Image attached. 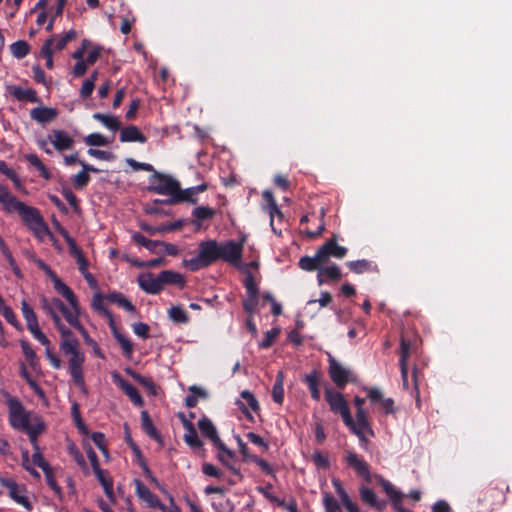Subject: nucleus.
<instances>
[{
    "instance_id": "nucleus-1",
    "label": "nucleus",
    "mask_w": 512,
    "mask_h": 512,
    "mask_svg": "<svg viewBox=\"0 0 512 512\" xmlns=\"http://www.w3.org/2000/svg\"><path fill=\"white\" fill-rule=\"evenodd\" d=\"M55 327L61 335L60 350L68 357L71 378L77 387L84 393H87L83 374L85 355L80 351L78 339L64 324H59Z\"/></svg>"
},
{
    "instance_id": "nucleus-2",
    "label": "nucleus",
    "mask_w": 512,
    "mask_h": 512,
    "mask_svg": "<svg viewBox=\"0 0 512 512\" xmlns=\"http://www.w3.org/2000/svg\"><path fill=\"white\" fill-rule=\"evenodd\" d=\"M53 283L54 289L61 294L68 302L69 306L65 305L59 298H47L42 296L40 298V306L43 311L49 315L55 326L64 324L60 314L65 318V311L68 313L79 312L80 307L76 295L60 278L56 279Z\"/></svg>"
},
{
    "instance_id": "nucleus-3",
    "label": "nucleus",
    "mask_w": 512,
    "mask_h": 512,
    "mask_svg": "<svg viewBox=\"0 0 512 512\" xmlns=\"http://www.w3.org/2000/svg\"><path fill=\"white\" fill-rule=\"evenodd\" d=\"M16 212L25 226L31 231L36 239L43 242L46 238L54 240L48 225L45 223L40 211L18 200L13 207V213Z\"/></svg>"
},
{
    "instance_id": "nucleus-4",
    "label": "nucleus",
    "mask_w": 512,
    "mask_h": 512,
    "mask_svg": "<svg viewBox=\"0 0 512 512\" xmlns=\"http://www.w3.org/2000/svg\"><path fill=\"white\" fill-rule=\"evenodd\" d=\"M2 395L8 408V422L13 429L22 431L33 425L34 418H41L34 412L28 411L16 396L7 391H2Z\"/></svg>"
},
{
    "instance_id": "nucleus-5",
    "label": "nucleus",
    "mask_w": 512,
    "mask_h": 512,
    "mask_svg": "<svg viewBox=\"0 0 512 512\" xmlns=\"http://www.w3.org/2000/svg\"><path fill=\"white\" fill-rule=\"evenodd\" d=\"M219 260V243L216 240H207L199 244L198 255L184 260V265L191 271L208 267Z\"/></svg>"
},
{
    "instance_id": "nucleus-6",
    "label": "nucleus",
    "mask_w": 512,
    "mask_h": 512,
    "mask_svg": "<svg viewBox=\"0 0 512 512\" xmlns=\"http://www.w3.org/2000/svg\"><path fill=\"white\" fill-rule=\"evenodd\" d=\"M154 185L150 188L157 194L169 196L170 199L165 203H174V198L178 192L179 182L171 176L154 172L152 176Z\"/></svg>"
},
{
    "instance_id": "nucleus-7",
    "label": "nucleus",
    "mask_w": 512,
    "mask_h": 512,
    "mask_svg": "<svg viewBox=\"0 0 512 512\" xmlns=\"http://www.w3.org/2000/svg\"><path fill=\"white\" fill-rule=\"evenodd\" d=\"M135 490L138 498L144 501L151 508H157L162 512H181L175 505H172L171 507L164 505L158 496L151 492L150 489L138 479L135 480Z\"/></svg>"
},
{
    "instance_id": "nucleus-8",
    "label": "nucleus",
    "mask_w": 512,
    "mask_h": 512,
    "mask_svg": "<svg viewBox=\"0 0 512 512\" xmlns=\"http://www.w3.org/2000/svg\"><path fill=\"white\" fill-rule=\"evenodd\" d=\"M243 241L235 242L233 240L219 243V260H223L235 267L241 266Z\"/></svg>"
},
{
    "instance_id": "nucleus-9",
    "label": "nucleus",
    "mask_w": 512,
    "mask_h": 512,
    "mask_svg": "<svg viewBox=\"0 0 512 512\" xmlns=\"http://www.w3.org/2000/svg\"><path fill=\"white\" fill-rule=\"evenodd\" d=\"M0 484L8 489L9 497L27 510L32 509V504L26 495L24 485H18L12 478L0 477Z\"/></svg>"
},
{
    "instance_id": "nucleus-10",
    "label": "nucleus",
    "mask_w": 512,
    "mask_h": 512,
    "mask_svg": "<svg viewBox=\"0 0 512 512\" xmlns=\"http://www.w3.org/2000/svg\"><path fill=\"white\" fill-rule=\"evenodd\" d=\"M329 362V376L339 388H343L348 382L353 381L352 372L338 362L330 353L327 354Z\"/></svg>"
},
{
    "instance_id": "nucleus-11",
    "label": "nucleus",
    "mask_w": 512,
    "mask_h": 512,
    "mask_svg": "<svg viewBox=\"0 0 512 512\" xmlns=\"http://www.w3.org/2000/svg\"><path fill=\"white\" fill-rule=\"evenodd\" d=\"M325 398L328 402L331 411L339 413L343 419V422L350 421V410L346 400L340 392L334 391L331 388L325 389Z\"/></svg>"
},
{
    "instance_id": "nucleus-12",
    "label": "nucleus",
    "mask_w": 512,
    "mask_h": 512,
    "mask_svg": "<svg viewBox=\"0 0 512 512\" xmlns=\"http://www.w3.org/2000/svg\"><path fill=\"white\" fill-rule=\"evenodd\" d=\"M50 144L53 148L62 153L74 147V138L65 130L53 129L49 133Z\"/></svg>"
},
{
    "instance_id": "nucleus-13",
    "label": "nucleus",
    "mask_w": 512,
    "mask_h": 512,
    "mask_svg": "<svg viewBox=\"0 0 512 512\" xmlns=\"http://www.w3.org/2000/svg\"><path fill=\"white\" fill-rule=\"evenodd\" d=\"M111 377L113 382L123 390L135 406L142 407L144 405V400L136 387L125 380L119 372H113Z\"/></svg>"
},
{
    "instance_id": "nucleus-14",
    "label": "nucleus",
    "mask_w": 512,
    "mask_h": 512,
    "mask_svg": "<svg viewBox=\"0 0 512 512\" xmlns=\"http://www.w3.org/2000/svg\"><path fill=\"white\" fill-rule=\"evenodd\" d=\"M345 461L349 467L362 477L365 481H371V473L368 463L358 454L353 451H347Z\"/></svg>"
},
{
    "instance_id": "nucleus-15",
    "label": "nucleus",
    "mask_w": 512,
    "mask_h": 512,
    "mask_svg": "<svg viewBox=\"0 0 512 512\" xmlns=\"http://www.w3.org/2000/svg\"><path fill=\"white\" fill-rule=\"evenodd\" d=\"M198 427L203 435H205L218 450H224L229 454V448L219 438L216 427L212 421L206 417L198 421Z\"/></svg>"
},
{
    "instance_id": "nucleus-16",
    "label": "nucleus",
    "mask_w": 512,
    "mask_h": 512,
    "mask_svg": "<svg viewBox=\"0 0 512 512\" xmlns=\"http://www.w3.org/2000/svg\"><path fill=\"white\" fill-rule=\"evenodd\" d=\"M139 287L148 294H157L162 290L159 274L155 276L151 272L140 273L137 277Z\"/></svg>"
},
{
    "instance_id": "nucleus-17",
    "label": "nucleus",
    "mask_w": 512,
    "mask_h": 512,
    "mask_svg": "<svg viewBox=\"0 0 512 512\" xmlns=\"http://www.w3.org/2000/svg\"><path fill=\"white\" fill-rule=\"evenodd\" d=\"M347 253V248L338 245L333 239L326 241L319 248V256H323L324 262L326 263L330 256L335 258H343Z\"/></svg>"
},
{
    "instance_id": "nucleus-18",
    "label": "nucleus",
    "mask_w": 512,
    "mask_h": 512,
    "mask_svg": "<svg viewBox=\"0 0 512 512\" xmlns=\"http://www.w3.org/2000/svg\"><path fill=\"white\" fill-rule=\"evenodd\" d=\"M58 116V111L52 107H36L30 111V117L32 120L36 121L39 124L45 125L53 120H55Z\"/></svg>"
},
{
    "instance_id": "nucleus-19",
    "label": "nucleus",
    "mask_w": 512,
    "mask_h": 512,
    "mask_svg": "<svg viewBox=\"0 0 512 512\" xmlns=\"http://www.w3.org/2000/svg\"><path fill=\"white\" fill-rule=\"evenodd\" d=\"M65 320L76 330L79 331V333L82 335L84 341L93 347H97V343L89 336L87 330L84 328V326L79 321V312H72L68 313V311H65Z\"/></svg>"
},
{
    "instance_id": "nucleus-20",
    "label": "nucleus",
    "mask_w": 512,
    "mask_h": 512,
    "mask_svg": "<svg viewBox=\"0 0 512 512\" xmlns=\"http://www.w3.org/2000/svg\"><path fill=\"white\" fill-rule=\"evenodd\" d=\"M240 396L242 400H237L236 404L246 416L250 417L248 408H250L254 412H257L260 409L257 399L250 391L243 390Z\"/></svg>"
},
{
    "instance_id": "nucleus-21",
    "label": "nucleus",
    "mask_w": 512,
    "mask_h": 512,
    "mask_svg": "<svg viewBox=\"0 0 512 512\" xmlns=\"http://www.w3.org/2000/svg\"><path fill=\"white\" fill-rule=\"evenodd\" d=\"M119 139L121 142L145 143L147 141V137L134 125L122 128Z\"/></svg>"
},
{
    "instance_id": "nucleus-22",
    "label": "nucleus",
    "mask_w": 512,
    "mask_h": 512,
    "mask_svg": "<svg viewBox=\"0 0 512 512\" xmlns=\"http://www.w3.org/2000/svg\"><path fill=\"white\" fill-rule=\"evenodd\" d=\"M409 351H410V343L402 337V339H401L400 370H401L402 384L405 389L408 388L407 361L409 358Z\"/></svg>"
},
{
    "instance_id": "nucleus-23",
    "label": "nucleus",
    "mask_w": 512,
    "mask_h": 512,
    "mask_svg": "<svg viewBox=\"0 0 512 512\" xmlns=\"http://www.w3.org/2000/svg\"><path fill=\"white\" fill-rule=\"evenodd\" d=\"M332 485L336 493L338 494L343 506L346 508L348 512H360L357 505L353 503V501L350 499L349 495L343 488L339 479H332Z\"/></svg>"
},
{
    "instance_id": "nucleus-24",
    "label": "nucleus",
    "mask_w": 512,
    "mask_h": 512,
    "mask_svg": "<svg viewBox=\"0 0 512 512\" xmlns=\"http://www.w3.org/2000/svg\"><path fill=\"white\" fill-rule=\"evenodd\" d=\"M341 277V271L336 264H332L329 266H320L317 280L318 284L322 285L324 282L328 280H338Z\"/></svg>"
},
{
    "instance_id": "nucleus-25",
    "label": "nucleus",
    "mask_w": 512,
    "mask_h": 512,
    "mask_svg": "<svg viewBox=\"0 0 512 512\" xmlns=\"http://www.w3.org/2000/svg\"><path fill=\"white\" fill-rule=\"evenodd\" d=\"M10 94L13 95L17 100L23 101L26 100L30 103H38L39 98L34 89L31 88H22L20 86H12L10 87Z\"/></svg>"
},
{
    "instance_id": "nucleus-26",
    "label": "nucleus",
    "mask_w": 512,
    "mask_h": 512,
    "mask_svg": "<svg viewBox=\"0 0 512 512\" xmlns=\"http://www.w3.org/2000/svg\"><path fill=\"white\" fill-rule=\"evenodd\" d=\"M324 263L325 262H324L323 256H319V249H318L316 254L313 257H309V256L301 257L298 264L302 270H305V271L318 270L319 271L320 266L323 265Z\"/></svg>"
},
{
    "instance_id": "nucleus-27",
    "label": "nucleus",
    "mask_w": 512,
    "mask_h": 512,
    "mask_svg": "<svg viewBox=\"0 0 512 512\" xmlns=\"http://www.w3.org/2000/svg\"><path fill=\"white\" fill-rule=\"evenodd\" d=\"M95 476L102 485L106 496L110 499H114L113 480L109 477L107 471L99 468L94 470Z\"/></svg>"
},
{
    "instance_id": "nucleus-28",
    "label": "nucleus",
    "mask_w": 512,
    "mask_h": 512,
    "mask_svg": "<svg viewBox=\"0 0 512 512\" xmlns=\"http://www.w3.org/2000/svg\"><path fill=\"white\" fill-rule=\"evenodd\" d=\"M93 119L99 121L104 127L112 132L120 129L121 123L117 116L111 114L94 113Z\"/></svg>"
},
{
    "instance_id": "nucleus-29",
    "label": "nucleus",
    "mask_w": 512,
    "mask_h": 512,
    "mask_svg": "<svg viewBox=\"0 0 512 512\" xmlns=\"http://www.w3.org/2000/svg\"><path fill=\"white\" fill-rule=\"evenodd\" d=\"M359 492L362 501L369 504L371 507H374L377 510H382L385 507V502L379 500L372 489L363 486L360 488Z\"/></svg>"
},
{
    "instance_id": "nucleus-30",
    "label": "nucleus",
    "mask_w": 512,
    "mask_h": 512,
    "mask_svg": "<svg viewBox=\"0 0 512 512\" xmlns=\"http://www.w3.org/2000/svg\"><path fill=\"white\" fill-rule=\"evenodd\" d=\"M344 423L350 429V431L356 436H361L363 434H368L369 436L372 437L374 436V431L369 421L354 422L352 416L350 415V421Z\"/></svg>"
},
{
    "instance_id": "nucleus-31",
    "label": "nucleus",
    "mask_w": 512,
    "mask_h": 512,
    "mask_svg": "<svg viewBox=\"0 0 512 512\" xmlns=\"http://www.w3.org/2000/svg\"><path fill=\"white\" fill-rule=\"evenodd\" d=\"M106 299L129 313L134 314L136 312V308L132 302L120 292H112L106 296Z\"/></svg>"
},
{
    "instance_id": "nucleus-32",
    "label": "nucleus",
    "mask_w": 512,
    "mask_h": 512,
    "mask_svg": "<svg viewBox=\"0 0 512 512\" xmlns=\"http://www.w3.org/2000/svg\"><path fill=\"white\" fill-rule=\"evenodd\" d=\"M160 281L162 289L166 284H176L183 286L185 284V280L183 276L175 271L172 270H164L159 273Z\"/></svg>"
},
{
    "instance_id": "nucleus-33",
    "label": "nucleus",
    "mask_w": 512,
    "mask_h": 512,
    "mask_svg": "<svg viewBox=\"0 0 512 512\" xmlns=\"http://www.w3.org/2000/svg\"><path fill=\"white\" fill-rule=\"evenodd\" d=\"M169 319L176 324H186L189 316L186 310L180 305H172L167 311Z\"/></svg>"
},
{
    "instance_id": "nucleus-34",
    "label": "nucleus",
    "mask_w": 512,
    "mask_h": 512,
    "mask_svg": "<svg viewBox=\"0 0 512 512\" xmlns=\"http://www.w3.org/2000/svg\"><path fill=\"white\" fill-rule=\"evenodd\" d=\"M21 310L29 331L39 327L37 316L26 300L21 301Z\"/></svg>"
},
{
    "instance_id": "nucleus-35",
    "label": "nucleus",
    "mask_w": 512,
    "mask_h": 512,
    "mask_svg": "<svg viewBox=\"0 0 512 512\" xmlns=\"http://www.w3.org/2000/svg\"><path fill=\"white\" fill-rule=\"evenodd\" d=\"M17 202L18 199L6 187L0 185V203L4 210L8 213H13V207Z\"/></svg>"
},
{
    "instance_id": "nucleus-36",
    "label": "nucleus",
    "mask_w": 512,
    "mask_h": 512,
    "mask_svg": "<svg viewBox=\"0 0 512 512\" xmlns=\"http://www.w3.org/2000/svg\"><path fill=\"white\" fill-rule=\"evenodd\" d=\"M68 248H69L70 254L76 260V263L78 265V269H79L80 273L83 274L85 272H88L89 263H88L87 259L85 258L82 250L77 246L76 243H74L73 245H71Z\"/></svg>"
},
{
    "instance_id": "nucleus-37",
    "label": "nucleus",
    "mask_w": 512,
    "mask_h": 512,
    "mask_svg": "<svg viewBox=\"0 0 512 512\" xmlns=\"http://www.w3.org/2000/svg\"><path fill=\"white\" fill-rule=\"evenodd\" d=\"M54 42H55V38L46 39L40 49V52H39V56L46 60V67L48 69H52L54 66L53 48H52Z\"/></svg>"
},
{
    "instance_id": "nucleus-38",
    "label": "nucleus",
    "mask_w": 512,
    "mask_h": 512,
    "mask_svg": "<svg viewBox=\"0 0 512 512\" xmlns=\"http://www.w3.org/2000/svg\"><path fill=\"white\" fill-rule=\"evenodd\" d=\"M45 424L42 418H34L33 425L24 429L23 431L27 433L31 444L38 442V436L44 431Z\"/></svg>"
},
{
    "instance_id": "nucleus-39",
    "label": "nucleus",
    "mask_w": 512,
    "mask_h": 512,
    "mask_svg": "<svg viewBox=\"0 0 512 512\" xmlns=\"http://www.w3.org/2000/svg\"><path fill=\"white\" fill-rule=\"evenodd\" d=\"M305 382L309 387L311 397L318 401L320 399L319 376L317 371H312L305 376Z\"/></svg>"
},
{
    "instance_id": "nucleus-40",
    "label": "nucleus",
    "mask_w": 512,
    "mask_h": 512,
    "mask_svg": "<svg viewBox=\"0 0 512 512\" xmlns=\"http://www.w3.org/2000/svg\"><path fill=\"white\" fill-rule=\"evenodd\" d=\"M50 38H55V42L52 46L53 53H54L55 51L63 50L66 47V45L68 44V42L75 39L76 31L71 29V30L67 31L64 35H61V36L53 35Z\"/></svg>"
},
{
    "instance_id": "nucleus-41",
    "label": "nucleus",
    "mask_w": 512,
    "mask_h": 512,
    "mask_svg": "<svg viewBox=\"0 0 512 512\" xmlns=\"http://www.w3.org/2000/svg\"><path fill=\"white\" fill-rule=\"evenodd\" d=\"M283 383H284V375L280 371V372H278V374L276 376V380H275V383H274L273 389H272V398H273L274 402H276L278 404H282L283 400H284Z\"/></svg>"
},
{
    "instance_id": "nucleus-42",
    "label": "nucleus",
    "mask_w": 512,
    "mask_h": 512,
    "mask_svg": "<svg viewBox=\"0 0 512 512\" xmlns=\"http://www.w3.org/2000/svg\"><path fill=\"white\" fill-rule=\"evenodd\" d=\"M185 427L187 429V432L184 435L185 442L191 447V448H200L202 446V442L198 437V434L193 427V425L190 422L185 423Z\"/></svg>"
},
{
    "instance_id": "nucleus-43",
    "label": "nucleus",
    "mask_w": 512,
    "mask_h": 512,
    "mask_svg": "<svg viewBox=\"0 0 512 512\" xmlns=\"http://www.w3.org/2000/svg\"><path fill=\"white\" fill-rule=\"evenodd\" d=\"M25 159L34 166L37 171L40 173V175L46 179L49 180L51 178V174L47 167L42 163V161L39 159V157L36 154H27L25 155Z\"/></svg>"
},
{
    "instance_id": "nucleus-44",
    "label": "nucleus",
    "mask_w": 512,
    "mask_h": 512,
    "mask_svg": "<svg viewBox=\"0 0 512 512\" xmlns=\"http://www.w3.org/2000/svg\"><path fill=\"white\" fill-rule=\"evenodd\" d=\"M141 424L145 432L153 439L159 440L160 435L152 423L150 416L146 410L141 412Z\"/></svg>"
},
{
    "instance_id": "nucleus-45",
    "label": "nucleus",
    "mask_w": 512,
    "mask_h": 512,
    "mask_svg": "<svg viewBox=\"0 0 512 512\" xmlns=\"http://www.w3.org/2000/svg\"><path fill=\"white\" fill-rule=\"evenodd\" d=\"M92 308L96 312L105 316L111 323L113 322L112 314L104 306V296L102 294H100V293L94 294V296L92 298Z\"/></svg>"
},
{
    "instance_id": "nucleus-46",
    "label": "nucleus",
    "mask_w": 512,
    "mask_h": 512,
    "mask_svg": "<svg viewBox=\"0 0 512 512\" xmlns=\"http://www.w3.org/2000/svg\"><path fill=\"white\" fill-rule=\"evenodd\" d=\"M11 54L17 58H24L30 52L29 44L24 40H18L10 45Z\"/></svg>"
},
{
    "instance_id": "nucleus-47",
    "label": "nucleus",
    "mask_w": 512,
    "mask_h": 512,
    "mask_svg": "<svg viewBox=\"0 0 512 512\" xmlns=\"http://www.w3.org/2000/svg\"><path fill=\"white\" fill-rule=\"evenodd\" d=\"M182 201H187L190 203H195L197 201V194L193 187H189L185 190H182L180 187L178 188V192L174 198V203Z\"/></svg>"
},
{
    "instance_id": "nucleus-48",
    "label": "nucleus",
    "mask_w": 512,
    "mask_h": 512,
    "mask_svg": "<svg viewBox=\"0 0 512 512\" xmlns=\"http://www.w3.org/2000/svg\"><path fill=\"white\" fill-rule=\"evenodd\" d=\"M132 239L139 245L145 247L150 252H155L159 247L160 241L150 240L140 233H134Z\"/></svg>"
},
{
    "instance_id": "nucleus-49",
    "label": "nucleus",
    "mask_w": 512,
    "mask_h": 512,
    "mask_svg": "<svg viewBox=\"0 0 512 512\" xmlns=\"http://www.w3.org/2000/svg\"><path fill=\"white\" fill-rule=\"evenodd\" d=\"M84 142L89 146H107L110 144V140L100 133H91L87 135Z\"/></svg>"
},
{
    "instance_id": "nucleus-50",
    "label": "nucleus",
    "mask_w": 512,
    "mask_h": 512,
    "mask_svg": "<svg viewBox=\"0 0 512 512\" xmlns=\"http://www.w3.org/2000/svg\"><path fill=\"white\" fill-rule=\"evenodd\" d=\"M68 452L73 457L75 462L78 464V466L85 472H88V467L85 461V458L83 454L80 452V450L76 447L75 444L71 443L68 445Z\"/></svg>"
},
{
    "instance_id": "nucleus-51",
    "label": "nucleus",
    "mask_w": 512,
    "mask_h": 512,
    "mask_svg": "<svg viewBox=\"0 0 512 512\" xmlns=\"http://www.w3.org/2000/svg\"><path fill=\"white\" fill-rule=\"evenodd\" d=\"M272 488L271 484H267L266 486L257 487L258 492H260L267 500L271 503L276 504L278 506H284V500H281L277 496H275L270 490Z\"/></svg>"
},
{
    "instance_id": "nucleus-52",
    "label": "nucleus",
    "mask_w": 512,
    "mask_h": 512,
    "mask_svg": "<svg viewBox=\"0 0 512 512\" xmlns=\"http://www.w3.org/2000/svg\"><path fill=\"white\" fill-rule=\"evenodd\" d=\"M347 266L356 274L364 273L371 268L370 262L365 259L350 261L347 263Z\"/></svg>"
},
{
    "instance_id": "nucleus-53",
    "label": "nucleus",
    "mask_w": 512,
    "mask_h": 512,
    "mask_svg": "<svg viewBox=\"0 0 512 512\" xmlns=\"http://www.w3.org/2000/svg\"><path fill=\"white\" fill-rule=\"evenodd\" d=\"M192 215L196 219L203 221L212 218L214 215V210L210 207L198 206L193 209Z\"/></svg>"
},
{
    "instance_id": "nucleus-54",
    "label": "nucleus",
    "mask_w": 512,
    "mask_h": 512,
    "mask_svg": "<svg viewBox=\"0 0 512 512\" xmlns=\"http://www.w3.org/2000/svg\"><path fill=\"white\" fill-rule=\"evenodd\" d=\"M280 330L278 328H272L265 332L264 338L259 343L260 348H269L277 336L279 335Z\"/></svg>"
},
{
    "instance_id": "nucleus-55",
    "label": "nucleus",
    "mask_w": 512,
    "mask_h": 512,
    "mask_svg": "<svg viewBox=\"0 0 512 512\" xmlns=\"http://www.w3.org/2000/svg\"><path fill=\"white\" fill-rule=\"evenodd\" d=\"M44 474H45V479H46L47 485L54 491V493L57 496L61 497L62 496V489L57 484V482H56V480L54 478V474H53L52 468H50L49 470L45 471Z\"/></svg>"
},
{
    "instance_id": "nucleus-56",
    "label": "nucleus",
    "mask_w": 512,
    "mask_h": 512,
    "mask_svg": "<svg viewBox=\"0 0 512 512\" xmlns=\"http://www.w3.org/2000/svg\"><path fill=\"white\" fill-rule=\"evenodd\" d=\"M244 286L246 288L247 295H252V297L258 296V287L253 275L250 272L246 274Z\"/></svg>"
},
{
    "instance_id": "nucleus-57",
    "label": "nucleus",
    "mask_w": 512,
    "mask_h": 512,
    "mask_svg": "<svg viewBox=\"0 0 512 512\" xmlns=\"http://www.w3.org/2000/svg\"><path fill=\"white\" fill-rule=\"evenodd\" d=\"M87 153L96 159L104 160V161H112L115 158V155L109 151H104V150H99V149H94V148H89Z\"/></svg>"
},
{
    "instance_id": "nucleus-58",
    "label": "nucleus",
    "mask_w": 512,
    "mask_h": 512,
    "mask_svg": "<svg viewBox=\"0 0 512 512\" xmlns=\"http://www.w3.org/2000/svg\"><path fill=\"white\" fill-rule=\"evenodd\" d=\"M250 461L254 462L256 465H258L263 472L270 476H275V470L273 467L263 458L258 457L257 455L250 457Z\"/></svg>"
},
{
    "instance_id": "nucleus-59",
    "label": "nucleus",
    "mask_w": 512,
    "mask_h": 512,
    "mask_svg": "<svg viewBox=\"0 0 512 512\" xmlns=\"http://www.w3.org/2000/svg\"><path fill=\"white\" fill-rule=\"evenodd\" d=\"M0 313L3 315V317L6 319V321L9 324H11L12 326H14L15 328L21 327L15 313L9 306L3 307V309L0 311Z\"/></svg>"
},
{
    "instance_id": "nucleus-60",
    "label": "nucleus",
    "mask_w": 512,
    "mask_h": 512,
    "mask_svg": "<svg viewBox=\"0 0 512 512\" xmlns=\"http://www.w3.org/2000/svg\"><path fill=\"white\" fill-rule=\"evenodd\" d=\"M115 337H116L119 345L121 346L123 353L126 356L130 357L132 354V351H133V346H132L131 341L127 337H125L124 335H121V334H116Z\"/></svg>"
},
{
    "instance_id": "nucleus-61",
    "label": "nucleus",
    "mask_w": 512,
    "mask_h": 512,
    "mask_svg": "<svg viewBox=\"0 0 512 512\" xmlns=\"http://www.w3.org/2000/svg\"><path fill=\"white\" fill-rule=\"evenodd\" d=\"M89 181H90V176L83 169L80 172H78L76 175H74V177H73V184L77 188L85 187Z\"/></svg>"
},
{
    "instance_id": "nucleus-62",
    "label": "nucleus",
    "mask_w": 512,
    "mask_h": 512,
    "mask_svg": "<svg viewBox=\"0 0 512 512\" xmlns=\"http://www.w3.org/2000/svg\"><path fill=\"white\" fill-rule=\"evenodd\" d=\"M246 437L251 443L261 447L264 451L269 449V444L258 434L254 432H248Z\"/></svg>"
},
{
    "instance_id": "nucleus-63",
    "label": "nucleus",
    "mask_w": 512,
    "mask_h": 512,
    "mask_svg": "<svg viewBox=\"0 0 512 512\" xmlns=\"http://www.w3.org/2000/svg\"><path fill=\"white\" fill-rule=\"evenodd\" d=\"M202 472L206 476L214 477V478H221L223 475L222 471L219 468H217L216 466H214L213 464H210V463H204L202 465Z\"/></svg>"
},
{
    "instance_id": "nucleus-64",
    "label": "nucleus",
    "mask_w": 512,
    "mask_h": 512,
    "mask_svg": "<svg viewBox=\"0 0 512 512\" xmlns=\"http://www.w3.org/2000/svg\"><path fill=\"white\" fill-rule=\"evenodd\" d=\"M213 508L215 509L216 512H232L234 506L230 500L223 499L219 502H214Z\"/></svg>"
}]
</instances>
